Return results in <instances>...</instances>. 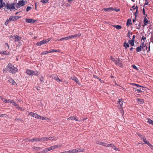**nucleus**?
Masks as SVG:
<instances>
[{
	"mask_svg": "<svg viewBox=\"0 0 153 153\" xmlns=\"http://www.w3.org/2000/svg\"><path fill=\"white\" fill-rule=\"evenodd\" d=\"M7 71L12 74H14L16 73L18 70V69L14 67L10 63H9L7 66Z\"/></svg>",
	"mask_w": 153,
	"mask_h": 153,
	"instance_id": "obj_1",
	"label": "nucleus"
},
{
	"mask_svg": "<svg viewBox=\"0 0 153 153\" xmlns=\"http://www.w3.org/2000/svg\"><path fill=\"white\" fill-rule=\"evenodd\" d=\"M16 4L15 3H7L5 7L7 9L12 10L15 9V6Z\"/></svg>",
	"mask_w": 153,
	"mask_h": 153,
	"instance_id": "obj_2",
	"label": "nucleus"
},
{
	"mask_svg": "<svg viewBox=\"0 0 153 153\" xmlns=\"http://www.w3.org/2000/svg\"><path fill=\"white\" fill-rule=\"evenodd\" d=\"M58 147V146L57 145H55L48 148H46L43 151V153L47 152L57 148Z\"/></svg>",
	"mask_w": 153,
	"mask_h": 153,
	"instance_id": "obj_3",
	"label": "nucleus"
},
{
	"mask_svg": "<svg viewBox=\"0 0 153 153\" xmlns=\"http://www.w3.org/2000/svg\"><path fill=\"white\" fill-rule=\"evenodd\" d=\"M11 37L12 39H15V42H19L21 44L22 43V42H23L21 40L22 38L18 35H16L13 36H11Z\"/></svg>",
	"mask_w": 153,
	"mask_h": 153,
	"instance_id": "obj_4",
	"label": "nucleus"
},
{
	"mask_svg": "<svg viewBox=\"0 0 153 153\" xmlns=\"http://www.w3.org/2000/svg\"><path fill=\"white\" fill-rule=\"evenodd\" d=\"M50 40V39H44L43 40L40 41V42H38L37 45L39 46H40L41 45L45 44L47 43Z\"/></svg>",
	"mask_w": 153,
	"mask_h": 153,
	"instance_id": "obj_5",
	"label": "nucleus"
},
{
	"mask_svg": "<svg viewBox=\"0 0 153 153\" xmlns=\"http://www.w3.org/2000/svg\"><path fill=\"white\" fill-rule=\"evenodd\" d=\"M25 4V1L24 0L19 1L17 4L16 7L17 8H20L21 6H23Z\"/></svg>",
	"mask_w": 153,
	"mask_h": 153,
	"instance_id": "obj_6",
	"label": "nucleus"
},
{
	"mask_svg": "<svg viewBox=\"0 0 153 153\" xmlns=\"http://www.w3.org/2000/svg\"><path fill=\"white\" fill-rule=\"evenodd\" d=\"M20 17H19L18 16H10L8 19L10 22L15 21Z\"/></svg>",
	"mask_w": 153,
	"mask_h": 153,
	"instance_id": "obj_7",
	"label": "nucleus"
},
{
	"mask_svg": "<svg viewBox=\"0 0 153 153\" xmlns=\"http://www.w3.org/2000/svg\"><path fill=\"white\" fill-rule=\"evenodd\" d=\"M139 89H137L136 88H134V91L135 92H136V91H137L138 93H140L142 92V90H144L143 88V87H139Z\"/></svg>",
	"mask_w": 153,
	"mask_h": 153,
	"instance_id": "obj_8",
	"label": "nucleus"
},
{
	"mask_svg": "<svg viewBox=\"0 0 153 153\" xmlns=\"http://www.w3.org/2000/svg\"><path fill=\"white\" fill-rule=\"evenodd\" d=\"M116 60V62H115L114 63L117 65H118L120 67H122V63L121 60L119 59H117Z\"/></svg>",
	"mask_w": 153,
	"mask_h": 153,
	"instance_id": "obj_9",
	"label": "nucleus"
},
{
	"mask_svg": "<svg viewBox=\"0 0 153 153\" xmlns=\"http://www.w3.org/2000/svg\"><path fill=\"white\" fill-rule=\"evenodd\" d=\"M142 43L140 45V46H141V48L143 50V51H145V50L146 49L147 50V47L146 46V44H145L144 43V42H142Z\"/></svg>",
	"mask_w": 153,
	"mask_h": 153,
	"instance_id": "obj_10",
	"label": "nucleus"
},
{
	"mask_svg": "<svg viewBox=\"0 0 153 153\" xmlns=\"http://www.w3.org/2000/svg\"><path fill=\"white\" fill-rule=\"evenodd\" d=\"M3 0H0V9L4 7H6V4L4 2H3Z\"/></svg>",
	"mask_w": 153,
	"mask_h": 153,
	"instance_id": "obj_11",
	"label": "nucleus"
},
{
	"mask_svg": "<svg viewBox=\"0 0 153 153\" xmlns=\"http://www.w3.org/2000/svg\"><path fill=\"white\" fill-rule=\"evenodd\" d=\"M25 21L26 22L29 23H33L35 22L36 21V20H34L32 19H25Z\"/></svg>",
	"mask_w": 153,
	"mask_h": 153,
	"instance_id": "obj_12",
	"label": "nucleus"
},
{
	"mask_svg": "<svg viewBox=\"0 0 153 153\" xmlns=\"http://www.w3.org/2000/svg\"><path fill=\"white\" fill-rule=\"evenodd\" d=\"M97 143L98 144H100L104 146L106 145V143L100 141H97Z\"/></svg>",
	"mask_w": 153,
	"mask_h": 153,
	"instance_id": "obj_13",
	"label": "nucleus"
},
{
	"mask_svg": "<svg viewBox=\"0 0 153 153\" xmlns=\"http://www.w3.org/2000/svg\"><path fill=\"white\" fill-rule=\"evenodd\" d=\"M53 78L59 82H62V80L59 79L57 76H55Z\"/></svg>",
	"mask_w": 153,
	"mask_h": 153,
	"instance_id": "obj_14",
	"label": "nucleus"
},
{
	"mask_svg": "<svg viewBox=\"0 0 153 153\" xmlns=\"http://www.w3.org/2000/svg\"><path fill=\"white\" fill-rule=\"evenodd\" d=\"M75 120L76 121H79V120H78L74 116H71L69 117L68 118V120Z\"/></svg>",
	"mask_w": 153,
	"mask_h": 153,
	"instance_id": "obj_15",
	"label": "nucleus"
},
{
	"mask_svg": "<svg viewBox=\"0 0 153 153\" xmlns=\"http://www.w3.org/2000/svg\"><path fill=\"white\" fill-rule=\"evenodd\" d=\"M26 73L29 75H32V71L30 70H26Z\"/></svg>",
	"mask_w": 153,
	"mask_h": 153,
	"instance_id": "obj_16",
	"label": "nucleus"
},
{
	"mask_svg": "<svg viewBox=\"0 0 153 153\" xmlns=\"http://www.w3.org/2000/svg\"><path fill=\"white\" fill-rule=\"evenodd\" d=\"M137 101L139 104H142L144 103V100L143 99H140L139 98L137 99Z\"/></svg>",
	"mask_w": 153,
	"mask_h": 153,
	"instance_id": "obj_17",
	"label": "nucleus"
},
{
	"mask_svg": "<svg viewBox=\"0 0 153 153\" xmlns=\"http://www.w3.org/2000/svg\"><path fill=\"white\" fill-rule=\"evenodd\" d=\"M131 19H128L127 20L126 25L127 26H129V25H131Z\"/></svg>",
	"mask_w": 153,
	"mask_h": 153,
	"instance_id": "obj_18",
	"label": "nucleus"
},
{
	"mask_svg": "<svg viewBox=\"0 0 153 153\" xmlns=\"http://www.w3.org/2000/svg\"><path fill=\"white\" fill-rule=\"evenodd\" d=\"M42 148H40V147H35V146H34L33 147V149L35 151H39V150H40Z\"/></svg>",
	"mask_w": 153,
	"mask_h": 153,
	"instance_id": "obj_19",
	"label": "nucleus"
},
{
	"mask_svg": "<svg viewBox=\"0 0 153 153\" xmlns=\"http://www.w3.org/2000/svg\"><path fill=\"white\" fill-rule=\"evenodd\" d=\"M8 81L9 82L11 83L13 85H14L16 84V82L12 79H10Z\"/></svg>",
	"mask_w": 153,
	"mask_h": 153,
	"instance_id": "obj_20",
	"label": "nucleus"
},
{
	"mask_svg": "<svg viewBox=\"0 0 153 153\" xmlns=\"http://www.w3.org/2000/svg\"><path fill=\"white\" fill-rule=\"evenodd\" d=\"M142 140L146 144H147L148 146L150 144L149 141L146 140V138H143V139H142Z\"/></svg>",
	"mask_w": 153,
	"mask_h": 153,
	"instance_id": "obj_21",
	"label": "nucleus"
},
{
	"mask_svg": "<svg viewBox=\"0 0 153 153\" xmlns=\"http://www.w3.org/2000/svg\"><path fill=\"white\" fill-rule=\"evenodd\" d=\"M41 141H48L47 137H42L40 139Z\"/></svg>",
	"mask_w": 153,
	"mask_h": 153,
	"instance_id": "obj_22",
	"label": "nucleus"
},
{
	"mask_svg": "<svg viewBox=\"0 0 153 153\" xmlns=\"http://www.w3.org/2000/svg\"><path fill=\"white\" fill-rule=\"evenodd\" d=\"M144 26L147 25V23H148V21L147 20L146 17H145L144 20Z\"/></svg>",
	"mask_w": 153,
	"mask_h": 153,
	"instance_id": "obj_23",
	"label": "nucleus"
},
{
	"mask_svg": "<svg viewBox=\"0 0 153 153\" xmlns=\"http://www.w3.org/2000/svg\"><path fill=\"white\" fill-rule=\"evenodd\" d=\"M123 101L122 100H120L119 99V101L117 103L118 104H119L120 107L122 106V105L123 103Z\"/></svg>",
	"mask_w": 153,
	"mask_h": 153,
	"instance_id": "obj_24",
	"label": "nucleus"
},
{
	"mask_svg": "<svg viewBox=\"0 0 153 153\" xmlns=\"http://www.w3.org/2000/svg\"><path fill=\"white\" fill-rule=\"evenodd\" d=\"M128 42L132 46H134V42L133 40H128Z\"/></svg>",
	"mask_w": 153,
	"mask_h": 153,
	"instance_id": "obj_25",
	"label": "nucleus"
},
{
	"mask_svg": "<svg viewBox=\"0 0 153 153\" xmlns=\"http://www.w3.org/2000/svg\"><path fill=\"white\" fill-rule=\"evenodd\" d=\"M81 34L80 33H78L75 34L74 35H72V38H73L75 37H79L81 36Z\"/></svg>",
	"mask_w": 153,
	"mask_h": 153,
	"instance_id": "obj_26",
	"label": "nucleus"
},
{
	"mask_svg": "<svg viewBox=\"0 0 153 153\" xmlns=\"http://www.w3.org/2000/svg\"><path fill=\"white\" fill-rule=\"evenodd\" d=\"M147 122L149 123V124L153 125V121L151 120L150 119H148Z\"/></svg>",
	"mask_w": 153,
	"mask_h": 153,
	"instance_id": "obj_27",
	"label": "nucleus"
},
{
	"mask_svg": "<svg viewBox=\"0 0 153 153\" xmlns=\"http://www.w3.org/2000/svg\"><path fill=\"white\" fill-rule=\"evenodd\" d=\"M38 71H32V75H34L35 76H37L38 75Z\"/></svg>",
	"mask_w": 153,
	"mask_h": 153,
	"instance_id": "obj_28",
	"label": "nucleus"
},
{
	"mask_svg": "<svg viewBox=\"0 0 153 153\" xmlns=\"http://www.w3.org/2000/svg\"><path fill=\"white\" fill-rule=\"evenodd\" d=\"M11 103H12L13 105L15 106L16 107V108H19V106L18 105V104H16V102H15L13 100Z\"/></svg>",
	"mask_w": 153,
	"mask_h": 153,
	"instance_id": "obj_29",
	"label": "nucleus"
},
{
	"mask_svg": "<svg viewBox=\"0 0 153 153\" xmlns=\"http://www.w3.org/2000/svg\"><path fill=\"white\" fill-rule=\"evenodd\" d=\"M33 141L35 142H38L39 141H40V139L37 138V137H35L33 139Z\"/></svg>",
	"mask_w": 153,
	"mask_h": 153,
	"instance_id": "obj_30",
	"label": "nucleus"
},
{
	"mask_svg": "<svg viewBox=\"0 0 153 153\" xmlns=\"http://www.w3.org/2000/svg\"><path fill=\"white\" fill-rule=\"evenodd\" d=\"M73 80H74L75 82H76L78 84H79V82L78 79L76 77H74L73 78Z\"/></svg>",
	"mask_w": 153,
	"mask_h": 153,
	"instance_id": "obj_31",
	"label": "nucleus"
},
{
	"mask_svg": "<svg viewBox=\"0 0 153 153\" xmlns=\"http://www.w3.org/2000/svg\"><path fill=\"white\" fill-rule=\"evenodd\" d=\"M114 27L118 30L122 28V27L120 25H114Z\"/></svg>",
	"mask_w": 153,
	"mask_h": 153,
	"instance_id": "obj_32",
	"label": "nucleus"
},
{
	"mask_svg": "<svg viewBox=\"0 0 153 153\" xmlns=\"http://www.w3.org/2000/svg\"><path fill=\"white\" fill-rule=\"evenodd\" d=\"M141 46H140V47H138L136 48V51L137 52H139L142 50Z\"/></svg>",
	"mask_w": 153,
	"mask_h": 153,
	"instance_id": "obj_33",
	"label": "nucleus"
},
{
	"mask_svg": "<svg viewBox=\"0 0 153 153\" xmlns=\"http://www.w3.org/2000/svg\"><path fill=\"white\" fill-rule=\"evenodd\" d=\"M111 9V8H104L103 9V10L105 11L109 12L110 11Z\"/></svg>",
	"mask_w": 153,
	"mask_h": 153,
	"instance_id": "obj_34",
	"label": "nucleus"
},
{
	"mask_svg": "<svg viewBox=\"0 0 153 153\" xmlns=\"http://www.w3.org/2000/svg\"><path fill=\"white\" fill-rule=\"evenodd\" d=\"M124 46L125 47L126 49H127V48L129 47V45L128 43H126V42L124 43Z\"/></svg>",
	"mask_w": 153,
	"mask_h": 153,
	"instance_id": "obj_35",
	"label": "nucleus"
},
{
	"mask_svg": "<svg viewBox=\"0 0 153 153\" xmlns=\"http://www.w3.org/2000/svg\"><path fill=\"white\" fill-rule=\"evenodd\" d=\"M77 152H83L84 151V149H77Z\"/></svg>",
	"mask_w": 153,
	"mask_h": 153,
	"instance_id": "obj_36",
	"label": "nucleus"
},
{
	"mask_svg": "<svg viewBox=\"0 0 153 153\" xmlns=\"http://www.w3.org/2000/svg\"><path fill=\"white\" fill-rule=\"evenodd\" d=\"M71 150V153H76L77 152L76 149Z\"/></svg>",
	"mask_w": 153,
	"mask_h": 153,
	"instance_id": "obj_37",
	"label": "nucleus"
},
{
	"mask_svg": "<svg viewBox=\"0 0 153 153\" xmlns=\"http://www.w3.org/2000/svg\"><path fill=\"white\" fill-rule=\"evenodd\" d=\"M48 141V140H54L55 139V138L53 137H47Z\"/></svg>",
	"mask_w": 153,
	"mask_h": 153,
	"instance_id": "obj_38",
	"label": "nucleus"
},
{
	"mask_svg": "<svg viewBox=\"0 0 153 153\" xmlns=\"http://www.w3.org/2000/svg\"><path fill=\"white\" fill-rule=\"evenodd\" d=\"M1 98V100L4 102L7 103V100H6L4 98H3L1 97H0Z\"/></svg>",
	"mask_w": 153,
	"mask_h": 153,
	"instance_id": "obj_39",
	"label": "nucleus"
},
{
	"mask_svg": "<svg viewBox=\"0 0 153 153\" xmlns=\"http://www.w3.org/2000/svg\"><path fill=\"white\" fill-rule=\"evenodd\" d=\"M49 53H50L49 52V51H44V52H42L41 54L42 55H44V54H48Z\"/></svg>",
	"mask_w": 153,
	"mask_h": 153,
	"instance_id": "obj_40",
	"label": "nucleus"
},
{
	"mask_svg": "<svg viewBox=\"0 0 153 153\" xmlns=\"http://www.w3.org/2000/svg\"><path fill=\"white\" fill-rule=\"evenodd\" d=\"M38 119L44 120L46 119V118L45 117H43L41 116H39Z\"/></svg>",
	"mask_w": 153,
	"mask_h": 153,
	"instance_id": "obj_41",
	"label": "nucleus"
},
{
	"mask_svg": "<svg viewBox=\"0 0 153 153\" xmlns=\"http://www.w3.org/2000/svg\"><path fill=\"white\" fill-rule=\"evenodd\" d=\"M58 51V50H54V49L51 50L49 51L50 53L54 52H57Z\"/></svg>",
	"mask_w": 153,
	"mask_h": 153,
	"instance_id": "obj_42",
	"label": "nucleus"
},
{
	"mask_svg": "<svg viewBox=\"0 0 153 153\" xmlns=\"http://www.w3.org/2000/svg\"><path fill=\"white\" fill-rule=\"evenodd\" d=\"M111 59L113 61L114 63L116 62V60L114 58H113L112 56H111L110 57Z\"/></svg>",
	"mask_w": 153,
	"mask_h": 153,
	"instance_id": "obj_43",
	"label": "nucleus"
},
{
	"mask_svg": "<svg viewBox=\"0 0 153 153\" xmlns=\"http://www.w3.org/2000/svg\"><path fill=\"white\" fill-rule=\"evenodd\" d=\"M31 7H30L28 6L27 7L26 11L27 12H28L31 9Z\"/></svg>",
	"mask_w": 153,
	"mask_h": 153,
	"instance_id": "obj_44",
	"label": "nucleus"
},
{
	"mask_svg": "<svg viewBox=\"0 0 153 153\" xmlns=\"http://www.w3.org/2000/svg\"><path fill=\"white\" fill-rule=\"evenodd\" d=\"M48 0H41V2L43 3H47Z\"/></svg>",
	"mask_w": 153,
	"mask_h": 153,
	"instance_id": "obj_45",
	"label": "nucleus"
},
{
	"mask_svg": "<svg viewBox=\"0 0 153 153\" xmlns=\"http://www.w3.org/2000/svg\"><path fill=\"white\" fill-rule=\"evenodd\" d=\"M35 113H34L32 112L29 113V115L31 116L32 117H34Z\"/></svg>",
	"mask_w": 153,
	"mask_h": 153,
	"instance_id": "obj_46",
	"label": "nucleus"
},
{
	"mask_svg": "<svg viewBox=\"0 0 153 153\" xmlns=\"http://www.w3.org/2000/svg\"><path fill=\"white\" fill-rule=\"evenodd\" d=\"M39 115H38L37 114L35 113L34 117L35 118H37V119H39Z\"/></svg>",
	"mask_w": 153,
	"mask_h": 153,
	"instance_id": "obj_47",
	"label": "nucleus"
},
{
	"mask_svg": "<svg viewBox=\"0 0 153 153\" xmlns=\"http://www.w3.org/2000/svg\"><path fill=\"white\" fill-rule=\"evenodd\" d=\"M112 147L115 150H117V148L114 145H112Z\"/></svg>",
	"mask_w": 153,
	"mask_h": 153,
	"instance_id": "obj_48",
	"label": "nucleus"
},
{
	"mask_svg": "<svg viewBox=\"0 0 153 153\" xmlns=\"http://www.w3.org/2000/svg\"><path fill=\"white\" fill-rule=\"evenodd\" d=\"M132 35V33H130V32L128 31V34L127 35V37L128 38H130L131 37V35Z\"/></svg>",
	"mask_w": 153,
	"mask_h": 153,
	"instance_id": "obj_49",
	"label": "nucleus"
},
{
	"mask_svg": "<svg viewBox=\"0 0 153 153\" xmlns=\"http://www.w3.org/2000/svg\"><path fill=\"white\" fill-rule=\"evenodd\" d=\"M0 117H8V116L7 115L5 114H2L0 115Z\"/></svg>",
	"mask_w": 153,
	"mask_h": 153,
	"instance_id": "obj_50",
	"label": "nucleus"
},
{
	"mask_svg": "<svg viewBox=\"0 0 153 153\" xmlns=\"http://www.w3.org/2000/svg\"><path fill=\"white\" fill-rule=\"evenodd\" d=\"M26 141H28V142H33V139H26Z\"/></svg>",
	"mask_w": 153,
	"mask_h": 153,
	"instance_id": "obj_51",
	"label": "nucleus"
},
{
	"mask_svg": "<svg viewBox=\"0 0 153 153\" xmlns=\"http://www.w3.org/2000/svg\"><path fill=\"white\" fill-rule=\"evenodd\" d=\"M10 22L8 20V19H7V21H6V22H5V24L6 25H7Z\"/></svg>",
	"mask_w": 153,
	"mask_h": 153,
	"instance_id": "obj_52",
	"label": "nucleus"
},
{
	"mask_svg": "<svg viewBox=\"0 0 153 153\" xmlns=\"http://www.w3.org/2000/svg\"><path fill=\"white\" fill-rule=\"evenodd\" d=\"M148 146L152 150H153V146L152 144H150Z\"/></svg>",
	"mask_w": 153,
	"mask_h": 153,
	"instance_id": "obj_53",
	"label": "nucleus"
},
{
	"mask_svg": "<svg viewBox=\"0 0 153 153\" xmlns=\"http://www.w3.org/2000/svg\"><path fill=\"white\" fill-rule=\"evenodd\" d=\"M112 145H113V144H106V145L105 146L106 147H109V146H111L112 147Z\"/></svg>",
	"mask_w": 153,
	"mask_h": 153,
	"instance_id": "obj_54",
	"label": "nucleus"
},
{
	"mask_svg": "<svg viewBox=\"0 0 153 153\" xmlns=\"http://www.w3.org/2000/svg\"><path fill=\"white\" fill-rule=\"evenodd\" d=\"M132 67L134 69H136L137 70H138V69L137 68V67L135 65H133Z\"/></svg>",
	"mask_w": 153,
	"mask_h": 153,
	"instance_id": "obj_55",
	"label": "nucleus"
},
{
	"mask_svg": "<svg viewBox=\"0 0 153 153\" xmlns=\"http://www.w3.org/2000/svg\"><path fill=\"white\" fill-rule=\"evenodd\" d=\"M43 77L42 76L41 77L40 79V80L41 82H43Z\"/></svg>",
	"mask_w": 153,
	"mask_h": 153,
	"instance_id": "obj_56",
	"label": "nucleus"
},
{
	"mask_svg": "<svg viewBox=\"0 0 153 153\" xmlns=\"http://www.w3.org/2000/svg\"><path fill=\"white\" fill-rule=\"evenodd\" d=\"M13 101V100H7V102L11 103Z\"/></svg>",
	"mask_w": 153,
	"mask_h": 153,
	"instance_id": "obj_57",
	"label": "nucleus"
},
{
	"mask_svg": "<svg viewBox=\"0 0 153 153\" xmlns=\"http://www.w3.org/2000/svg\"><path fill=\"white\" fill-rule=\"evenodd\" d=\"M135 86L137 87H142L143 88V87L142 86L140 85L137 84H136L135 85Z\"/></svg>",
	"mask_w": 153,
	"mask_h": 153,
	"instance_id": "obj_58",
	"label": "nucleus"
},
{
	"mask_svg": "<svg viewBox=\"0 0 153 153\" xmlns=\"http://www.w3.org/2000/svg\"><path fill=\"white\" fill-rule=\"evenodd\" d=\"M8 53L6 51H4L3 52V54L5 55H7L8 54Z\"/></svg>",
	"mask_w": 153,
	"mask_h": 153,
	"instance_id": "obj_59",
	"label": "nucleus"
},
{
	"mask_svg": "<svg viewBox=\"0 0 153 153\" xmlns=\"http://www.w3.org/2000/svg\"><path fill=\"white\" fill-rule=\"evenodd\" d=\"M62 41L63 40H68V38H67V37L62 38Z\"/></svg>",
	"mask_w": 153,
	"mask_h": 153,
	"instance_id": "obj_60",
	"label": "nucleus"
},
{
	"mask_svg": "<svg viewBox=\"0 0 153 153\" xmlns=\"http://www.w3.org/2000/svg\"><path fill=\"white\" fill-rule=\"evenodd\" d=\"M3 72L4 73H6L7 71H6V68H4V69H3Z\"/></svg>",
	"mask_w": 153,
	"mask_h": 153,
	"instance_id": "obj_61",
	"label": "nucleus"
},
{
	"mask_svg": "<svg viewBox=\"0 0 153 153\" xmlns=\"http://www.w3.org/2000/svg\"><path fill=\"white\" fill-rule=\"evenodd\" d=\"M15 120H18V121H21V122L22 121V120L21 119H16Z\"/></svg>",
	"mask_w": 153,
	"mask_h": 153,
	"instance_id": "obj_62",
	"label": "nucleus"
},
{
	"mask_svg": "<svg viewBox=\"0 0 153 153\" xmlns=\"http://www.w3.org/2000/svg\"><path fill=\"white\" fill-rule=\"evenodd\" d=\"M67 38H68V39H72V35L71 36H69L68 37H67Z\"/></svg>",
	"mask_w": 153,
	"mask_h": 153,
	"instance_id": "obj_63",
	"label": "nucleus"
},
{
	"mask_svg": "<svg viewBox=\"0 0 153 153\" xmlns=\"http://www.w3.org/2000/svg\"><path fill=\"white\" fill-rule=\"evenodd\" d=\"M5 46L7 47L8 48H9V45L7 43H5Z\"/></svg>",
	"mask_w": 153,
	"mask_h": 153,
	"instance_id": "obj_64",
	"label": "nucleus"
}]
</instances>
